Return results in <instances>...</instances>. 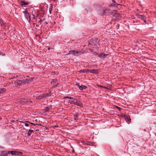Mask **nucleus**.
<instances>
[{
	"mask_svg": "<svg viewBox=\"0 0 156 156\" xmlns=\"http://www.w3.org/2000/svg\"><path fill=\"white\" fill-rule=\"evenodd\" d=\"M111 13H113V15L115 16L119 17L120 16V14L118 13L117 11H115V12L114 13L110 9H105L104 11V14L105 15H109Z\"/></svg>",
	"mask_w": 156,
	"mask_h": 156,
	"instance_id": "obj_1",
	"label": "nucleus"
},
{
	"mask_svg": "<svg viewBox=\"0 0 156 156\" xmlns=\"http://www.w3.org/2000/svg\"><path fill=\"white\" fill-rule=\"evenodd\" d=\"M16 102L17 103H19L23 105L27 104V102L32 103V102L27 98H20L16 100Z\"/></svg>",
	"mask_w": 156,
	"mask_h": 156,
	"instance_id": "obj_2",
	"label": "nucleus"
},
{
	"mask_svg": "<svg viewBox=\"0 0 156 156\" xmlns=\"http://www.w3.org/2000/svg\"><path fill=\"white\" fill-rule=\"evenodd\" d=\"M69 54H72L76 56H79L82 54V53L81 51H76L74 50L70 51H69Z\"/></svg>",
	"mask_w": 156,
	"mask_h": 156,
	"instance_id": "obj_3",
	"label": "nucleus"
},
{
	"mask_svg": "<svg viewBox=\"0 0 156 156\" xmlns=\"http://www.w3.org/2000/svg\"><path fill=\"white\" fill-rule=\"evenodd\" d=\"M11 153H12L13 155H21L23 154L22 152L16 151H13V152H11Z\"/></svg>",
	"mask_w": 156,
	"mask_h": 156,
	"instance_id": "obj_4",
	"label": "nucleus"
},
{
	"mask_svg": "<svg viewBox=\"0 0 156 156\" xmlns=\"http://www.w3.org/2000/svg\"><path fill=\"white\" fill-rule=\"evenodd\" d=\"M14 84L16 86H20L22 85V80H19L16 81L14 82Z\"/></svg>",
	"mask_w": 156,
	"mask_h": 156,
	"instance_id": "obj_5",
	"label": "nucleus"
},
{
	"mask_svg": "<svg viewBox=\"0 0 156 156\" xmlns=\"http://www.w3.org/2000/svg\"><path fill=\"white\" fill-rule=\"evenodd\" d=\"M42 95L43 98H44L49 97L51 95V94L50 92L49 93H45L42 94Z\"/></svg>",
	"mask_w": 156,
	"mask_h": 156,
	"instance_id": "obj_6",
	"label": "nucleus"
},
{
	"mask_svg": "<svg viewBox=\"0 0 156 156\" xmlns=\"http://www.w3.org/2000/svg\"><path fill=\"white\" fill-rule=\"evenodd\" d=\"M25 1V0H20V2L22 3L21 4V5H27L29 4V2Z\"/></svg>",
	"mask_w": 156,
	"mask_h": 156,
	"instance_id": "obj_7",
	"label": "nucleus"
},
{
	"mask_svg": "<svg viewBox=\"0 0 156 156\" xmlns=\"http://www.w3.org/2000/svg\"><path fill=\"white\" fill-rule=\"evenodd\" d=\"M99 70L98 69H93L92 70H89V72L95 74H98L99 73Z\"/></svg>",
	"mask_w": 156,
	"mask_h": 156,
	"instance_id": "obj_8",
	"label": "nucleus"
},
{
	"mask_svg": "<svg viewBox=\"0 0 156 156\" xmlns=\"http://www.w3.org/2000/svg\"><path fill=\"white\" fill-rule=\"evenodd\" d=\"M76 85L78 86L79 89L81 90L85 89L87 88V87L85 85H81L80 86L79 84H76Z\"/></svg>",
	"mask_w": 156,
	"mask_h": 156,
	"instance_id": "obj_9",
	"label": "nucleus"
},
{
	"mask_svg": "<svg viewBox=\"0 0 156 156\" xmlns=\"http://www.w3.org/2000/svg\"><path fill=\"white\" fill-rule=\"evenodd\" d=\"M74 105H76L77 106H78L81 107L83 106V105L81 103L80 101H77V100L76 101V102H75Z\"/></svg>",
	"mask_w": 156,
	"mask_h": 156,
	"instance_id": "obj_10",
	"label": "nucleus"
},
{
	"mask_svg": "<svg viewBox=\"0 0 156 156\" xmlns=\"http://www.w3.org/2000/svg\"><path fill=\"white\" fill-rule=\"evenodd\" d=\"M6 151H2L0 152V156H7Z\"/></svg>",
	"mask_w": 156,
	"mask_h": 156,
	"instance_id": "obj_11",
	"label": "nucleus"
},
{
	"mask_svg": "<svg viewBox=\"0 0 156 156\" xmlns=\"http://www.w3.org/2000/svg\"><path fill=\"white\" fill-rule=\"evenodd\" d=\"M24 16L26 18L27 20L29 22L30 20V16L29 15V13H28L25 15H24Z\"/></svg>",
	"mask_w": 156,
	"mask_h": 156,
	"instance_id": "obj_12",
	"label": "nucleus"
},
{
	"mask_svg": "<svg viewBox=\"0 0 156 156\" xmlns=\"http://www.w3.org/2000/svg\"><path fill=\"white\" fill-rule=\"evenodd\" d=\"M0 24L1 26L3 27H5L6 25V23H4L2 20L0 19Z\"/></svg>",
	"mask_w": 156,
	"mask_h": 156,
	"instance_id": "obj_13",
	"label": "nucleus"
},
{
	"mask_svg": "<svg viewBox=\"0 0 156 156\" xmlns=\"http://www.w3.org/2000/svg\"><path fill=\"white\" fill-rule=\"evenodd\" d=\"M89 72V69H83V70H81L79 71V72L80 73H88Z\"/></svg>",
	"mask_w": 156,
	"mask_h": 156,
	"instance_id": "obj_14",
	"label": "nucleus"
},
{
	"mask_svg": "<svg viewBox=\"0 0 156 156\" xmlns=\"http://www.w3.org/2000/svg\"><path fill=\"white\" fill-rule=\"evenodd\" d=\"M34 131L33 130L30 129L28 132V133H27V136H30L32 133Z\"/></svg>",
	"mask_w": 156,
	"mask_h": 156,
	"instance_id": "obj_15",
	"label": "nucleus"
},
{
	"mask_svg": "<svg viewBox=\"0 0 156 156\" xmlns=\"http://www.w3.org/2000/svg\"><path fill=\"white\" fill-rule=\"evenodd\" d=\"M6 91V90L4 88H1L0 89V94H2Z\"/></svg>",
	"mask_w": 156,
	"mask_h": 156,
	"instance_id": "obj_16",
	"label": "nucleus"
},
{
	"mask_svg": "<svg viewBox=\"0 0 156 156\" xmlns=\"http://www.w3.org/2000/svg\"><path fill=\"white\" fill-rule=\"evenodd\" d=\"M22 84H26L27 83H29L28 81L27 80V79L22 80Z\"/></svg>",
	"mask_w": 156,
	"mask_h": 156,
	"instance_id": "obj_17",
	"label": "nucleus"
},
{
	"mask_svg": "<svg viewBox=\"0 0 156 156\" xmlns=\"http://www.w3.org/2000/svg\"><path fill=\"white\" fill-rule=\"evenodd\" d=\"M43 99V96L42 94L40 95V96H37L36 98V99L37 100H40L41 99Z\"/></svg>",
	"mask_w": 156,
	"mask_h": 156,
	"instance_id": "obj_18",
	"label": "nucleus"
},
{
	"mask_svg": "<svg viewBox=\"0 0 156 156\" xmlns=\"http://www.w3.org/2000/svg\"><path fill=\"white\" fill-rule=\"evenodd\" d=\"M50 5H51V6L49 9V12L50 14H51V12L52 10V8H53L52 5V4H51Z\"/></svg>",
	"mask_w": 156,
	"mask_h": 156,
	"instance_id": "obj_19",
	"label": "nucleus"
},
{
	"mask_svg": "<svg viewBox=\"0 0 156 156\" xmlns=\"http://www.w3.org/2000/svg\"><path fill=\"white\" fill-rule=\"evenodd\" d=\"M45 112H49L50 110V108L48 107H46L44 109Z\"/></svg>",
	"mask_w": 156,
	"mask_h": 156,
	"instance_id": "obj_20",
	"label": "nucleus"
},
{
	"mask_svg": "<svg viewBox=\"0 0 156 156\" xmlns=\"http://www.w3.org/2000/svg\"><path fill=\"white\" fill-rule=\"evenodd\" d=\"M126 120L127 122H130L131 119L129 117H127L126 118Z\"/></svg>",
	"mask_w": 156,
	"mask_h": 156,
	"instance_id": "obj_21",
	"label": "nucleus"
},
{
	"mask_svg": "<svg viewBox=\"0 0 156 156\" xmlns=\"http://www.w3.org/2000/svg\"><path fill=\"white\" fill-rule=\"evenodd\" d=\"M34 79V78H30L28 79H27V80L28 81L29 83L30 82H32Z\"/></svg>",
	"mask_w": 156,
	"mask_h": 156,
	"instance_id": "obj_22",
	"label": "nucleus"
},
{
	"mask_svg": "<svg viewBox=\"0 0 156 156\" xmlns=\"http://www.w3.org/2000/svg\"><path fill=\"white\" fill-rule=\"evenodd\" d=\"M138 17L140 18L143 19L145 17V16L144 15H140L138 16Z\"/></svg>",
	"mask_w": 156,
	"mask_h": 156,
	"instance_id": "obj_23",
	"label": "nucleus"
},
{
	"mask_svg": "<svg viewBox=\"0 0 156 156\" xmlns=\"http://www.w3.org/2000/svg\"><path fill=\"white\" fill-rule=\"evenodd\" d=\"M23 13H24V15L28 13L27 11L26 10H25L24 11H23Z\"/></svg>",
	"mask_w": 156,
	"mask_h": 156,
	"instance_id": "obj_24",
	"label": "nucleus"
},
{
	"mask_svg": "<svg viewBox=\"0 0 156 156\" xmlns=\"http://www.w3.org/2000/svg\"><path fill=\"white\" fill-rule=\"evenodd\" d=\"M64 99L68 98L71 99H73V97L69 96H66L64 97Z\"/></svg>",
	"mask_w": 156,
	"mask_h": 156,
	"instance_id": "obj_25",
	"label": "nucleus"
},
{
	"mask_svg": "<svg viewBox=\"0 0 156 156\" xmlns=\"http://www.w3.org/2000/svg\"><path fill=\"white\" fill-rule=\"evenodd\" d=\"M13 152V151H8L7 152L6 151V153L7 154V155H8V154H9L10 153L12 154L13 155L12 153H11V152Z\"/></svg>",
	"mask_w": 156,
	"mask_h": 156,
	"instance_id": "obj_26",
	"label": "nucleus"
},
{
	"mask_svg": "<svg viewBox=\"0 0 156 156\" xmlns=\"http://www.w3.org/2000/svg\"><path fill=\"white\" fill-rule=\"evenodd\" d=\"M103 53H101L98 54V56L100 57H103Z\"/></svg>",
	"mask_w": 156,
	"mask_h": 156,
	"instance_id": "obj_27",
	"label": "nucleus"
},
{
	"mask_svg": "<svg viewBox=\"0 0 156 156\" xmlns=\"http://www.w3.org/2000/svg\"><path fill=\"white\" fill-rule=\"evenodd\" d=\"M56 80H53L51 82V83H52L56 82Z\"/></svg>",
	"mask_w": 156,
	"mask_h": 156,
	"instance_id": "obj_28",
	"label": "nucleus"
},
{
	"mask_svg": "<svg viewBox=\"0 0 156 156\" xmlns=\"http://www.w3.org/2000/svg\"><path fill=\"white\" fill-rule=\"evenodd\" d=\"M77 115H74V119L75 120H76L77 119Z\"/></svg>",
	"mask_w": 156,
	"mask_h": 156,
	"instance_id": "obj_29",
	"label": "nucleus"
},
{
	"mask_svg": "<svg viewBox=\"0 0 156 156\" xmlns=\"http://www.w3.org/2000/svg\"><path fill=\"white\" fill-rule=\"evenodd\" d=\"M75 101H72L70 102V104H74V103H75Z\"/></svg>",
	"mask_w": 156,
	"mask_h": 156,
	"instance_id": "obj_30",
	"label": "nucleus"
},
{
	"mask_svg": "<svg viewBox=\"0 0 156 156\" xmlns=\"http://www.w3.org/2000/svg\"><path fill=\"white\" fill-rule=\"evenodd\" d=\"M0 55H2L3 56H5V54L3 53L0 51Z\"/></svg>",
	"mask_w": 156,
	"mask_h": 156,
	"instance_id": "obj_31",
	"label": "nucleus"
},
{
	"mask_svg": "<svg viewBox=\"0 0 156 156\" xmlns=\"http://www.w3.org/2000/svg\"><path fill=\"white\" fill-rule=\"evenodd\" d=\"M103 57H105L106 56H107L108 55V54H103Z\"/></svg>",
	"mask_w": 156,
	"mask_h": 156,
	"instance_id": "obj_32",
	"label": "nucleus"
},
{
	"mask_svg": "<svg viewBox=\"0 0 156 156\" xmlns=\"http://www.w3.org/2000/svg\"><path fill=\"white\" fill-rule=\"evenodd\" d=\"M116 108L118 109L119 111H120L122 108L119 107H118L117 106H116Z\"/></svg>",
	"mask_w": 156,
	"mask_h": 156,
	"instance_id": "obj_33",
	"label": "nucleus"
},
{
	"mask_svg": "<svg viewBox=\"0 0 156 156\" xmlns=\"http://www.w3.org/2000/svg\"><path fill=\"white\" fill-rule=\"evenodd\" d=\"M25 125L26 126H29L30 125H29V124L28 123H25Z\"/></svg>",
	"mask_w": 156,
	"mask_h": 156,
	"instance_id": "obj_34",
	"label": "nucleus"
},
{
	"mask_svg": "<svg viewBox=\"0 0 156 156\" xmlns=\"http://www.w3.org/2000/svg\"><path fill=\"white\" fill-rule=\"evenodd\" d=\"M71 99L73 100L72 101H75L76 100L77 101V99L76 98H73V99Z\"/></svg>",
	"mask_w": 156,
	"mask_h": 156,
	"instance_id": "obj_35",
	"label": "nucleus"
},
{
	"mask_svg": "<svg viewBox=\"0 0 156 156\" xmlns=\"http://www.w3.org/2000/svg\"><path fill=\"white\" fill-rule=\"evenodd\" d=\"M43 21V20L41 19H39V23H41V22H42V21Z\"/></svg>",
	"mask_w": 156,
	"mask_h": 156,
	"instance_id": "obj_36",
	"label": "nucleus"
},
{
	"mask_svg": "<svg viewBox=\"0 0 156 156\" xmlns=\"http://www.w3.org/2000/svg\"><path fill=\"white\" fill-rule=\"evenodd\" d=\"M29 123L33 125L34 126H35L36 125V124H34V123H32V122H29Z\"/></svg>",
	"mask_w": 156,
	"mask_h": 156,
	"instance_id": "obj_37",
	"label": "nucleus"
},
{
	"mask_svg": "<svg viewBox=\"0 0 156 156\" xmlns=\"http://www.w3.org/2000/svg\"><path fill=\"white\" fill-rule=\"evenodd\" d=\"M72 148L73 149V150H72V153H74V150L73 148V147H72Z\"/></svg>",
	"mask_w": 156,
	"mask_h": 156,
	"instance_id": "obj_38",
	"label": "nucleus"
},
{
	"mask_svg": "<svg viewBox=\"0 0 156 156\" xmlns=\"http://www.w3.org/2000/svg\"><path fill=\"white\" fill-rule=\"evenodd\" d=\"M99 87H104V88L105 87H103V86H102L101 85H98Z\"/></svg>",
	"mask_w": 156,
	"mask_h": 156,
	"instance_id": "obj_39",
	"label": "nucleus"
},
{
	"mask_svg": "<svg viewBox=\"0 0 156 156\" xmlns=\"http://www.w3.org/2000/svg\"><path fill=\"white\" fill-rule=\"evenodd\" d=\"M112 1L114 3H115V2L114 0H112Z\"/></svg>",
	"mask_w": 156,
	"mask_h": 156,
	"instance_id": "obj_40",
	"label": "nucleus"
},
{
	"mask_svg": "<svg viewBox=\"0 0 156 156\" xmlns=\"http://www.w3.org/2000/svg\"><path fill=\"white\" fill-rule=\"evenodd\" d=\"M116 28L117 29H118V28H119V25H117V26H116Z\"/></svg>",
	"mask_w": 156,
	"mask_h": 156,
	"instance_id": "obj_41",
	"label": "nucleus"
},
{
	"mask_svg": "<svg viewBox=\"0 0 156 156\" xmlns=\"http://www.w3.org/2000/svg\"><path fill=\"white\" fill-rule=\"evenodd\" d=\"M89 51H91V52H92V50L91 49H90Z\"/></svg>",
	"mask_w": 156,
	"mask_h": 156,
	"instance_id": "obj_42",
	"label": "nucleus"
},
{
	"mask_svg": "<svg viewBox=\"0 0 156 156\" xmlns=\"http://www.w3.org/2000/svg\"><path fill=\"white\" fill-rule=\"evenodd\" d=\"M36 125H39V126H42V125L41 124H36Z\"/></svg>",
	"mask_w": 156,
	"mask_h": 156,
	"instance_id": "obj_43",
	"label": "nucleus"
},
{
	"mask_svg": "<svg viewBox=\"0 0 156 156\" xmlns=\"http://www.w3.org/2000/svg\"><path fill=\"white\" fill-rule=\"evenodd\" d=\"M57 85H56L55 86H53V87H52V88H54V87H57Z\"/></svg>",
	"mask_w": 156,
	"mask_h": 156,
	"instance_id": "obj_44",
	"label": "nucleus"
},
{
	"mask_svg": "<svg viewBox=\"0 0 156 156\" xmlns=\"http://www.w3.org/2000/svg\"><path fill=\"white\" fill-rule=\"evenodd\" d=\"M45 23L46 24H47L48 23L46 21L45 22Z\"/></svg>",
	"mask_w": 156,
	"mask_h": 156,
	"instance_id": "obj_45",
	"label": "nucleus"
},
{
	"mask_svg": "<svg viewBox=\"0 0 156 156\" xmlns=\"http://www.w3.org/2000/svg\"><path fill=\"white\" fill-rule=\"evenodd\" d=\"M3 148V147H2L0 146V149H1V148Z\"/></svg>",
	"mask_w": 156,
	"mask_h": 156,
	"instance_id": "obj_46",
	"label": "nucleus"
},
{
	"mask_svg": "<svg viewBox=\"0 0 156 156\" xmlns=\"http://www.w3.org/2000/svg\"><path fill=\"white\" fill-rule=\"evenodd\" d=\"M55 127H58V126H55Z\"/></svg>",
	"mask_w": 156,
	"mask_h": 156,
	"instance_id": "obj_47",
	"label": "nucleus"
},
{
	"mask_svg": "<svg viewBox=\"0 0 156 156\" xmlns=\"http://www.w3.org/2000/svg\"><path fill=\"white\" fill-rule=\"evenodd\" d=\"M144 22H145V23H146V20H144Z\"/></svg>",
	"mask_w": 156,
	"mask_h": 156,
	"instance_id": "obj_48",
	"label": "nucleus"
},
{
	"mask_svg": "<svg viewBox=\"0 0 156 156\" xmlns=\"http://www.w3.org/2000/svg\"><path fill=\"white\" fill-rule=\"evenodd\" d=\"M38 130H38V129H37V130H36V131H38Z\"/></svg>",
	"mask_w": 156,
	"mask_h": 156,
	"instance_id": "obj_49",
	"label": "nucleus"
},
{
	"mask_svg": "<svg viewBox=\"0 0 156 156\" xmlns=\"http://www.w3.org/2000/svg\"><path fill=\"white\" fill-rule=\"evenodd\" d=\"M14 77H12V79H13V78H14Z\"/></svg>",
	"mask_w": 156,
	"mask_h": 156,
	"instance_id": "obj_50",
	"label": "nucleus"
},
{
	"mask_svg": "<svg viewBox=\"0 0 156 156\" xmlns=\"http://www.w3.org/2000/svg\"><path fill=\"white\" fill-rule=\"evenodd\" d=\"M37 119H36V120H35V121H37Z\"/></svg>",
	"mask_w": 156,
	"mask_h": 156,
	"instance_id": "obj_51",
	"label": "nucleus"
},
{
	"mask_svg": "<svg viewBox=\"0 0 156 156\" xmlns=\"http://www.w3.org/2000/svg\"><path fill=\"white\" fill-rule=\"evenodd\" d=\"M48 49L49 50V49H50V48H48Z\"/></svg>",
	"mask_w": 156,
	"mask_h": 156,
	"instance_id": "obj_52",
	"label": "nucleus"
}]
</instances>
